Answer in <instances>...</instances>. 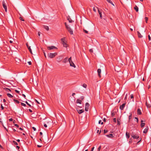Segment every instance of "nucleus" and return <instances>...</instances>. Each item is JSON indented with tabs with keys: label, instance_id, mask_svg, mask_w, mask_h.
I'll list each match as a JSON object with an SVG mask.
<instances>
[{
	"label": "nucleus",
	"instance_id": "33",
	"mask_svg": "<svg viewBox=\"0 0 151 151\" xmlns=\"http://www.w3.org/2000/svg\"><path fill=\"white\" fill-rule=\"evenodd\" d=\"M13 142L16 145H17L18 144L15 141H13Z\"/></svg>",
	"mask_w": 151,
	"mask_h": 151
},
{
	"label": "nucleus",
	"instance_id": "64",
	"mask_svg": "<svg viewBox=\"0 0 151 151\" xmlns=\"http://www.w3.org/2000/svg\"><path fill=\"white\" fill-rule=\"evenodd\" d=\"M37 146L39 147H41V145H37Z\"/></svg>",
	"mask_w": 151,
	"mask_h": 151
},
{
	"label": "nucleus",
	"instance_id": "31",
	"mask_svg": "<svg viewBox=\"0 0 151 151\" xmlns=\"http://www.w3.org/2000/svg\"><path fill=\"white\" fill-rule=\"evenodd\" d=\"M14 101L16 102V103H19V101H18L16 100V99H14Z\"/></svg>",
	"mask_w": 151,
	"mask_h": 151
},
{
	"label": "nucleus",
	"instance_id": "17",
	"mask_svg": "<svg viewBox=\"0 0 151 151\" xmlns=\"http://www.w3.org/2000/svg\"><path fill=\"white\" fill-rule=\"evenodd\" d=\"M63 46L64 47H67V46H68L64 42H63Z\"/></svg>",
	"mask_w": 151,
	"mask_h": 151
},
{
	"label": "nucleus",
	"instance_id": "62",
	"mask_svg": "<svg viewBox=\"0 0 151 151\" xmlns=\"http://www.w3.org/2000/svg\"><path fill=\"white\" fill-rule=\"evenodd\" d=\"M44 52V56H45V58H46V56L45 53L44 52Z\"/></svg>",
	"mask_w": 151,
	"mask_h": 151
},
{
	"label": "nucleus",
	"instance_id": "29",
	"mask_svg": "<svg viewBox=\"0 0 151 151\" xmlns=\"http://www.w3.org/2000/svg\"><path fill=\"white\" fill-rule=\"evenodd\" d=\"M145 22L146 23H147V21L148 20V18L147 17H145Z\"/></svg>",
	"mask_w": 151,
	"mask_h": 151
},
{
	"label": "nucleus",
	"instance_id": "18",
	"mask_svg": "<svg viewBox=\"0 0 151 151\" xmlns=\"http://www.w3.org/2000/svg\"><path fill=\"white\" fill-rule=\"evenodd\" d=\"M134 9L135 10L136 12H138L139 9L138 7L137 6L135 5L134 7Z\"/></svg>",
	"mask_w": 151,
	"mask_h": 151
},
{
	"label": "nucleus",
	"instance_id": "8",
	"mask_svg": "<svg viewBox=\"0 0 151 151\" xmlns=\"http://www.w3.org/2000/svg\"><path fill=\"white\" fill-rule=\"evenodd\" d=\"M69 63L70 64V65L71 66L73 67L74 68H76V66L75 65H74V63H73V62L72 61L70 62Z\"/></svg>",
	"mask_w": 151,
	"mask_h": 151
},
{
	"label": "nucleus",
	"instance_id": "43",
	"mask_svg": "<svg viewBox=\"0 0 151 151\" xmlns=\"http://www.w3.org/2000/svg\"><path fill=\"white\" fill-rule=\"evenodd\" d=\"M15 91H16V92L17 93H19V91H18L16 90H15Z\"/></svg>",
	"mask_w": 151,
	"mask_h": 151
},
{
	"label": "nucleus",
	"instance_id": "10",
	"mask_svg": "<svg viewBox=\"0 0 151 151\" xmlns=\"http://www.w3.org/2000/svg\"><path fill=\"white\" fill-rule=\"evenodd\" d=\"M143 120H141V127H143L145 125V123H143Z\"/></svg>",
	"mask_w": 151,
	"mask_h": 151
},
{
	"label": "nucleus",
	"instance_id": "61",
	"mask_svg": "<svg viewBox=\"0 0 151 151\" xmlns=\"http://www.w3.org/2000/svg\"><path fill=\"white\" fill-rule=\"evenodd\" d=\"M109 2L111 4L112 3V2L111 0L109 1Z\"/></svg>",
	"mask_w": 151,
	"mask_h": 151
},
{
	"label": "nucleus",
	"instance_id": "46",
	"mask_svg": "<svg viewBox=\"0 0 151 151\" xmlns=\"http://www.w3.org/2000/svg\"><path fill=\"white\" fill-rule=\"evenodd\" d=\"M64 38H62L61 39V40L63 42H63H64Z\"/></svg>",
	"mask_w": 151,
	"mask_h": 151
},
{
	"label": "nucleus",
	"instance_id": "13",
	"mask_svg": "<svg viewBox=\"0 0 151 151\" xmlns=\"http://www.w3.org/2000/svg\"><path fill=\"white\" fill-rule=\"evenodd\" d=\"M138 33V36L139 37V38H142V36L140 32H139L138 31L137 32Z\"/></svg>",
	"mask_w": 151,
	"mask_h": 151
},
{
	"label": "nucleus",
	"instance_id": "4",
	"mask_svg": "<svg viewBox=\"0 0 151 151\" xmlns=\"http://www.w3.org/2000/svg\"><path fill=\"white\" fill-rule=\"evenodd\" d=\"M47 48L49 50H51L53 49H57V48L54 46H48Z\"/></svg>",
	"mask_w": 151,
	"mask_h": 151
},
{
	"label": "nucleus",
	"instance_id": "32",
	"mask_svg": "<svg viewBox=\"0 0 151 151\" xmlns=\"http://www.w3.org/2000/svg\"><path fill=\"white\" fill-rule=\"evenodd\" d=\"M101 148V146H100L98 148V151H100V150Z\"/></svg>",
	"mask_w": 151,
	"mask_h": 151
},
{
	"label": "nucleus",
	"instance_id": "21",
	"mask_svg": "<svg viewBox=\"0 0 151 151\" xmlns=\"http://www.w3.org/2000/svg\"><path fill=\"white\" fill-rule=\"evenodd\" d=\"M146 105L147 108H149L150 107V104H148V103H147V101H146Z\"/></svg>",
	"mask_w": 151,
	"mask_h": 151
},
{
	"label": "nucleus",
	"instance_id": "9",
	"mask_svg": "<svg viewBox=\"0 0 151 151\" xmlns=\"http://www.w3.org/2000/svg\"><path fill=\"white\" fill-rule=\"evenodd\" d=\"M77 110L79 114H81L84 111V110L83 109L78 110L77 109Z\"/></svg>",
	"mask_w": 151,
	"mask_h": 151
},
{
	"label": "nucleus",
	"instance_id": "49",
	"mask_svg": "<svg viewBox=\"0 0 151 151\" xmlns=\"http://www.w3.org/2000/svg\"><path fill=\"white\" fill-rule=\"evenodd\" d=\"M93 11H94V12H96V9H95V7H93Z\"/></svg>",
	"mask_w": 151,
	"mask_h": 151
},
{
	"label": "nucleus",
	"instance_id": "54",
	"mask_svg": "<svg viewBox=\"0 0 151 151\" xmlns=\"http://www.w3.org/2000/svg\"><path fill=\"white\" fill-rule=\"evenodd\" d=\"M132 118V115H130L129 116V119H130Z\"/></svg>",
	"mask_w": 151,
	"mask_h": 151
},
{
	"label": "nucleus",
	"instance_id": "47",
	"mask_svg": "<svg viewBox=\"0 0 151 151\" xmlns=\"http://www.w3.org/2000/svg\"><path fill=\"white\" fill-rule=\"evenodd\" d=\"M19 19H20L21 20H22V21H24V20L23 19H22V18L21 17H19Z\"/></svg>",
	"mask_w": 151,
	"mask_h": 151
},
{
	"label": "nucleus",
	"instance_id": "40",
	"mask_svg": "<svg viewBox=\"0 0 151 151\" xmlns=\"http://www.w3.org/2000/svg\"><path fill=\"white\" fill-rule=\"evenodd\" d=\"M113 121L115 122H116V118H114L113 119Z\"/></svg>",
	"mask_w": 151,
	"mask_h": 151
},
{
	"label": "nucleus",
	"instance_id": "19",
	"mask_svg": "<svg viewBox=\"0 0 151 151\" xmlns=\"http://www.w3.org/2000/svg\"><path fill=\"white\" fill-rule=\"evenodd\" d=\"M137 113L139 114H141V110L139 109H138L137 110Z\"/></svg>",
	"mask_w": 151,
	"mask_h": 151
},
{
	"label": "nucleus",
	"instance_id": "25",
	"mask_svg": "<svg viewBox=\"0 0 151 151\" xmlns=\"http://www.w3.org/2000/svg\"><path fill=\"white\" fill-rule=\"evenodd\" d=\"M116 113V112H114V111L112 112V113H111V115L112 116H114L115 115Z\"/></svg>",
	"mask_w": 151,
	"mask_h": 151
},
{
	"label": "nucleus",
	"instance_id": "30",
	"mask_svg": "<svg viewBox=\"0 0 151 151\" xmlns=\"http://www.w3.org/2000/svg\"><path fill=\"white\" fill-rule=\"evenodd\" d=\"M68 61L69 62V63L70 62H72V60H71V57H70L69 59H68Z\"/></svg>",
	"mask_w": 151,
	"mask_h": 151
},
{
	"label": "nucleus",
	"instance_id": "39",
	"mask_svg": "<svg viewBox=\"0 0 151 151\" xmlns=\"http://www.w3.org/2000/svg\"><path fill=\"white\" fill-rule=\"evenodd\" d=\"M3 5V7L4 8H7V6H6V5Z\"/></svg>",
	"mask_w": 151,
	"mask_h": 151
},
{
	"label": "nucleus",
	"instance_id": "51",
	"mask_svg": "<svg viewBox=\"0 0 151 151\" xmlns=\"http://www.w3.org/2000/svg\"><path fill=\"white\" fill-rule=\"evenodd\" d=\"M94 147H93L92 149H91V151H93V150H94Z\"/></svg>",
	"mask_w": 151,
	"mask_h": 151
},
{
	"label": "nucleus",
	"instance_id": "60",
	"mask_svg": "<svg viewBox=\"0 0 151 151\" xmlns=\"http://www.w3.org/2000/svg\"><path fill=\"white\" fill-rule=\"evenodd\" d=\"M109 2L111 4L112 3V2L111 0L109 1Z\"/></svg>",
	"mask_w": 151,
	"mask_h": 151
},
{
	"label": "nucleus",
	"instance_id": "6",
	"mask_svg": "<svg viewBox=\"0 0 151 151\" xmlns=\"http://www.w3.org/2000/svg\"><path fill=\"white\" fill-rule=\"evenodd\" d=\"M101 70L100 69H98L97 70V72L98 73V75L100 77H101Z\"/></svg>",
	"mask_w": 151,
	"mask_h": 151
},
{
	"label": "nucleus",
	"instance_id": "3",
	"mask_svg": "<svg viewBox=\"0 0 151 151\" xmlns=\"http://www.w3.org/2000/svg\"><path fill=\"white\" fill-rule=\"evenodd\" d=\"M89 106V104L88 103H86L85 104V110L86 111H88Z\"/></svg>",
	"mask_w": 151,
	"mask_h": 151
},
{
	"label": "nucleus",
	"instance_id": "37",
	"mask_svg": "<svg viewBox=\"0 0 151 151\" xmlns=\"http://www.w3.org/2000/svg\"><path fill=\"white\" fill-rule=\"evenodd\" d=\"M65 26L66 28V27H67H67H68V26H69V25H68L67 24H66V22L65 23Z\"/></svg>",
	"mask_w": 151,
	"mask_h": 151
},
{
	"label": "nucleus",
	"instance_id": "26",
	"mask_svg": "<svg viewBox=\"0 0 151 151\" xmlns=\"http://www.w3.org/2000/svg\"><path fill=\"white\" fill-rule=\"evenodd\" d=\"M4 89L6 91H8V90H9L10 91H11V90H10V89L7 88H4Z\"/></svg>",
	"mask_w": 151,
	"mask_h": 151
},
{
	"label": "nucleus",
	"instance_id": "42",
	"mask_svg": "<svg viewBox=\"0 0 151 151\" xmlns=\"http://www.w3.org/2000/svg\"><path fill=\"white\" fill-rule=\"evenodd\" d=\"M83 31L86 33H88V31H87L86 30L84 29H83Z\"/></svg>",
	"mask_w": 151,
	"mask_h": 151
},
{
	"label": "nucleus",
	"instance_id": "48",
	"mask_svg": "<svg viewBox=\"0 0 151 151\" xmlns=\"http://www.w3.org/2000/svg\"><path fill=\"white\" fill-rule=\"evenodd\" d=\"M149 40H151V37L150 35H149L148 36Z\"/></svg>",
	"mask_w": 151,
	"mask_h": 151
},
{
	"label": "nucleus",
	"instance_id": "15",
	"mask_svg": "<svg viewBox=\"0 0 151 151\" xmlns=\"http://www.w3.org/2000/svg\"><path fill=\"white\" fill-rule=\"evenodd\" d=\"M106 136L109 137H113V135L112 134H110L106 135Z\"/></svg>",
	"mask_w": 151,
	"mask_h": 151
},
{
	"label": "nucleus",
	"instance_id": "27",
	"mask_svg": "<svg viewBox=\"0 0 151 151\" xmlns=\"http://www.w3.org/2000/svg\"><path fill=\"white\" fill-rule=\"evenodd\" d=\"M83 86L84 88H86L87 87V85L86 84L84 83L83 85Z\"/></svg>",
	"mask_w": 151,
	"mask_h": 151
},
{
	"label": "nucleus",
	"instance_id": "53",
	"mask_svg": "<svg viewBox=\"0 0 151 151\" xmlns=\"http://www.w3.org/2000/svg\"><path fill=\"white\" fill-rule=\"evenodd\" d=\"M14 125L17 127H19L18 125L17 124H14Z\"/></svg>",
	"mask_w": 151,
	"mask_h": 151
},
{
	"label": "nucleus",
	"instance_id": "56",
	"mask_svg": "<svg viewBox=\"0 0 151 151\" xmlns=\"http://www.w3.org/2000/svg\"><path fill=\"white\" fill-rule=\"evenodd\" d=\"M44 126L45 127H47V126L46 124H44Z\"/></svg>",
	"mask_w": 151,
	"mask_h": 151
},
{
	"label": "nucleus",
	"instance_id": "14",
	"mask_svg": "<svg viewBox=\"0 0 151 151\" xmlns=\"http://www.w3.org/2000/svg\"><path fill=\"white\" fill-rule=\"evenodd\" d=\"M76 102L77 103H79L80 104H81V101L79 100V99H77L76 100Z\"/></svg>",
	"mask_w": 151,
	"mask_h": 151
},
{
	"label": "nucleus",
	"instance_id": "12",
	"mask_svg": "<svg viewBox=\"0 0 151 151\" xmlns=\"http://www.w3.org/2000/svg\"><path fill=\"white\" fill-rule=\"evenodd\" d=\"M67 19L70 23H71L73 22V21L70 19V16H68Z\"/></svg>",
	"mask_w": 151,
	"mask_h": 151
},
{
	"label": "nucleus",
	"instance_id": "59",
	"mask_svg": "<svg viewBox=\"0 0 151 151\" xmlns=\"http://www.w3.org/2000/svg\"><path fill=\"white\" fill-rule=\"evenodd\" d=\"M13 119L12 118H11L9 119V121L10 122L12 121Z\"/></svg>",
	"mask_w": 151,
	"mask_h": 151
},
{
	"label": "nucleus",
	"instance_id": "7",
	"mask_svg": "<svg viewBox=\"0 0 151 151\" xmlns=\"http://www.w3.org/2000/svg\"><path fill=\"white\" fill-rule=\"evenodd\" d=\"M125 103H124L122 105H121L120 106V109L122 110L123 109L124 107H125Z\"/></svg>",
	"mask_w": 151,
	"mask_h": 151
},
{
	"label": "nucleus",
	"instance_id": "23",
	"mask_svg": "<svg viewBox=\"0 0 151 151\" xmlns=\"http://www.w3.org/2000/svg\"><path fill=\"white\" fill-rule=\"evenodd\" d=\"M44 28L47 30H49L48 27L47 26H44Z\"/></svg>",
	"mask_w": 151,
	"mask_h": 151
},
{
	"label": "nucleus",
	"instance_id": "45",
	"mask_svg": "<svg viewBox=\"0 0 151 151\" xmlns=\"http://www.w3.org/2000/svg\"><path fill=\"white\" fill-rule=\"evenodd\" d=\"M28 63L29 65H31L32 64L31 62V61L28 62Z\"/></svg>",
	"mask_w": 151,
	"mask_h": 151
},
{
	"label": "nucleus",
	"instance_id": "11",
	"mask_svg": "<svg viewBox=\"0 0 151 151\" xmlns=\"http://www.w3.org/2000/svg\"><path fill=\"white\" fill-rule=\"evenodd\" d=\"M148 130V127H147V128H146L144 129V130L143 131V133H144L145 134L147 132Z\"/></svg>",
	"mask_w": 151,
	"mask_h": 151
},
{
	"label": "nucleus",
	"instance_id": "35",
	"mask_svg": "<svg viewBox=\"0 0 151 151\" xmlns=\"http://www.w3.org/2000/svg\"><path fill=\"white\" fill-rule=\"evenodd\" d=\"M89 51L91 52H93V50L92 49H90L89 50Z\"/></svg>",
	"mask_w": 151,
	"mask_h": 151
},
{
	"label": "nucleus",
	"instance_id": "58",
	"mask_svg": "<svg viewBox=\"0 0 151 151\" xmlns=\"http://www.w3.org/2000/svg\"><path fill=\"white\" fill-rule=\"evenodd\" d=\"M104 121V122H105L106 121V118H104V120H103Z\"/></svg>",
	"mask_w": 151,
	"mask_h": 151
},
{
	"label": "nucleus",
	"instance_id": "16",
	"mask_svg": "<svg viewBox=\"0 0 151 151\" xmlns=\"http://www.w3.org/2000/svg\"><path fill=\"white\" fill-rule=\"evenodd\" d=\"M132 137H133V138H134V139H138L139 137V136H137L135 135H132Z\"/></svg>",
	"mask_w": 151,
	"mask_h": 151
},
{
	"label": "nucleus",
	"instance_id": "41",
	"mask_svg": "<svg viewBox=\"0 0 151 151\" xmlns=\"http://www.w3.org/2000/svg\"><path fill=\"white\" fill-rule=\"evenodd\" d=\"M80 98L81 100H83L84 99V97L83 96H82Z\"/></svg>",
	"mask_w": 151,
	"mask_h": 151
},
{
	"label": "nucleus",
	"instance_id": "28",
	"mask_svg": "<svg viewBox=\"0 0 151 151\" xmlns=\"http://www.w3.org/2000/svg\"><path fill=\"white\" fill-rule=\"evenodd\" d=\"M6 5V3L5 2V0H3L2 1V5Z\"/></svg>",
	"mask_w": 151,
	"mask_h": 151
},
{
	"label": "nucleus",
	"instance_id": "1",
	"mask_svg": "<svg viewBox=\"0 0 151 151\" xmlns=\"http://www.w3.org/2000/svg\"><path fill=\"white\" fill-rule=\"evenodd\" d=\"M57 55V53L55 52L54 53H50L48 54V57L50 58H53L55 57Z\"/></svg>",
	"mask_w": 151,
	"mask_h": 151
},
{
	"label": "nucleus",
	"instance_id": "52",
	"mask_svg": "<svg viewBox=\"0 0 151 151\" xmlns=\"http://www.w3.org/2000/svg\"><path fill=\"white\" fill-rule=\"evenodd\" d=\"M32 128L33 129V130H34V131H35L36 130V129L35 127H32Z\"/></svg>",
	"mask_w": 151,
	"mask_h": 151
},
{
	"label": "nucleus",
	"instance_id": "44",
	"mask_svg": "<svg viewBox=\"0 0 151 151\" xmlns=\"http://www.w3.org/2000/svg\"><path fill=\"white\" fill-rule=\"evenodd\" d=\"M25 103L26 104H27L28 105L30 106H31V105L27 102V101H26Z\"/></svg>",
	"mask_w": 151,
	"mask_h": 151
},
{
	"label": "nucleus",
	"instance_id": "55",
	"mask_svg": "<svg viewBox=\"0 0 151 151\" xmlns=\"http://www.w3.org/2000/svg\"><path fill=\"white\" fill-rule=\"evenodd\" d=\"M35 101L38 104H40V102H38L37 100L35 99Z\"/></svg>",
	"mask_w": 151,
	"mask_h": 151
},
{
	"label": "nucleus",
	"instance_id": "57",
	"mask_svg": "<svg viewBox=\"0 0 151 151\" xmlns=\"http://www.w3.org/2000/svg\"><path fill=\"white\" fill-rule=\"evenodd\" d=\"M67 60V58H66L64 59L65 62Z\"/></svg>",
	"mask_w": 151,
	"mask_h": 151
},
{
	"label": "nucleus",
	"instance_id": "20",
	"mask_svg": "<svg viewBox=\"0 0 151 151\" xmlns=\"http://www.w3.org/2000/svg\"><path fill=\"white\" fill-rule=\"evenodd\" d=\"M7 95L10 98H12L13 97V96L12 95L9 93H7Z\"/></svg>",
	"mask_w": 151,
	"mask_h": 151
},
{
	"label": "nucleus",
	"instance_id": "24",
	"mask_svg": "<svg viewBox=\"0 0 151 151\" xmlns=\"http://www.w3.org/2000/svg\"><path fill=\"white\" fill-rule=\"evenodd\" d=\"M119 120H120V119H117V124L118 125H120V122Z\"/></svg>",
	"mask_w": 151,
	"mask_h": 151
},
{
	"label": "nucleus",
	"instance_id": "63",
	"mask_svg": "<svg viewBox=\"0 0 151 151\" xmlns=\"http://www.w3.org/2000/svg\"><path fill=\"white\" fill-rule=\"evenodd\" d=\"M101 122V120H99V124H100V123Z\"/></svg>",
	"mask_w": 151,
	"mask_h": 151
},
{
	"label": "nucleus",
	"instance_id": "38",
	"mask_svg": "<svg viewBox=\"0 0 151 151\" xmlns=\"http://www.w3.org/2000/svg\"><path fill=\"white\" fill-rule=\"evenodd\" d=\"M107 132V130H106L105 129H104V134H105Z\"/></svg>",
	"mask_w": 151,
	"mask_h": 151
},
{
	"label": "nucleus",
	"instance_id": "50",
	"mask_svg": "<svg viewBox=\"0 0 151 151\" xmlns=\"http://www.w3.org/2000/svg\"><path fill=\"white\" fill-rule=\"evenodd\" d=\"M133 95L132 94L131 95V99H133Z\"/></svg>",
	"mask_w": 151,
	"mask_h": 151
},
{
	"label": "nucleus",
	"instance_id": "34",
	"mask_svg": "<svg viewBox=\"0 0 151 151\" xmlns=\"http://www.w3.org/2000/svg\"><path fill=\"white\" fill-rule=\"evenodd\" d=\"M21 104L22 105L24 106H26V105L25 104H24L23 103H21Z\"/></svg>",
	"mask_w": 151,
	"mask_h": 151
},
{
	"label": "nucleus",
	"instance_id": "22",
	"mask_svg": "<svg viewBox=\"0 0 151 151\" xmlns=\"http://www.w3.org/2000/svg\"><path fill=\"white\" fill-rule=\"evenodd\" d=\"M126 136L128 138H129V134L127 132L126 133Z\"/></svg>",
	"mask_w": 151,
	"mask_h": 151
},
{
	"label": "nucleus",
	"instance_id": "2",
	"mask_svg": "<svg viewBox=\"0 0 151 151\" xmlns=\"http://www.w3.org/2000/svg\"><path fill=\"white\" fill-rule=\"evenodd\" d=\"M66 29H67V30H68V32H69V33H70V34L71 35H72L73 34V31L72 30V29L71 28V27H70V26H69L68 27H67L66 28Z\"/></svg>",
	"mask_w": 151,
	"mask_h": 151
},
{
	"label": "nucleus",
	"instance_id": "5",
	"mask_svg": "<svg viewBox=\"0 0 151 151\" xmlns=\"http://www.w3.org/2000/svg\"><path fill=\"white\" fill-rule=\"evenodd\" d=\"M26 45H27V47L28 50H29V51H30V52L32 54V50L30 48V47L28 45V44L27 43L26 44Z\"/></svg>",
	"mask_w": 151,
	"mask_h": 151
},
{
	"label": "nucleus",
	"instance_id": "36",
	"mask_svg": "<svg viewBox=\"0 0 151 151\" xmlns=\"http://www.w3.org/2000/svg\"><path fill=\"white\" fill-rule=\"evenodd\" d=\"M99 14L100 17L101 18H102V15L101 13H100V14Z\"/></svg>",
	"mask_w": 151,
	"mask_h": 151
}]
</instances>
